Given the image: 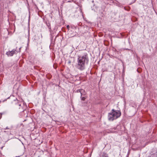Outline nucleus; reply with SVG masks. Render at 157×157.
Wrapping results in <instances>:
<instances>
[{
    "mask_svg": "<svg viewBox=\"0 0 157 157\" xmlns=\"http://www.w3.org/2000/svg\"><path fill=\"white\" fill-rule=\"evenodd\" d=\"M89 59L87 54L84 52L78 56L76 67L78 70L82 71L85 68V65L88 64Z\"/></svg>",
    "mask_w": 157,
    "mask_h": 157,
    "instance_id": "nucleus-1",
    "label": "nucleus"
},
{
    "mask_svg": "<svg viewBox=\"0 0 157 157\" xmlns=\"http://www.w3.org/2000/svg\"><path fill=\"white\" fill-rule=\"evenodd\" d=\"M11 105L20 112H23L26 108L25 103L23 101H20L13 96L11 97Z\"/></svg>",
    "mask_w": 157,
    "mask_h": 157,
    "instance_id": "nucleus-2",
    "label": "nucleus"
},
{
    "mask_svg": "<svg viewBox=\"0 0 157 157\" xmlns=\"http://www.w3.org/2000/svg\"><path fill=\"white\" fill-rule=\"evenodd\" d=\"M121 115V112L120 111L115 110L113 109L111 112L109 113L108 114V119L110 121H113L114 120L118 118Z\"/></svg>",
    "mask_w": 157,
    "mask_h": 157,
    "instance_id": "nucleus-3",
    "label": "nucleus"
},
{
    "mask_svg": "<svg viewBox=\"0 0 157 157\" xmlns=\"http://www.w3.org/2000/svg\"><path fill=\"white\" fill-rule=\"evenodd\" d=\"M75 93H80V98L82 101H84L86 99V92L85 90L83 89H78L75 91Z\"/></svg>",
    "mask_w": 157,
    "mask_h": 157,
    "instance_id": "nucleus-4",
    "label": "nucleus"
},
{
    "mask_svg": "<svg viewBox=\"0 0 157 157\" xmlns=\"http://www.w3.org/2000/svg\"><path fill=\"white\" fill-rule=\"evenodd\" d=\"M21 48H19V51H17V47L16 48L13 49L11 51H9L6 52V54L7 56L8 57H12L13 56L14 54L17 55L18 52H21L20 49Z\"/></svg>",
    "mask_w": 157,
    "mask_h": 157,
    "instance_id": "nucleus-5",
    "label": "nucleus"
},
{
    "mask_svg": "<svg viewBox=\"0 0 157 157\" xmlns=\"http://www.w3.org/2000/svg\"><path fill=\"white\" fill-rule=\"evenodd\" d=\"M101 157H109L108 155L105 152H102L101 153Z\"/></svg>",
    "mask_w": 157,
    "mask_h": 157,
    "instance_id": "nucleus-6",
    "label": "nucleus"
},
{
    "mask_svg": "<svg viewBox=\"0 0 157 157\" xmlns=\"http://www.w3.org/2000/svg\"><path fill=\"white\" fill-rule=\"evenodd\" d=\"M47 26H48L49 29V31H51V26H50V24L49 23H47Z\"/></svg>",
    "mask_w": 157,
    "mask_h": 157,
    "instance_id": "nucleus-7",
    "label": "nucleus"
},
{
    "mask_svg": "<svg viewBox=\"0 0 157 157\" xmlns=\"http://www.w3.org/2000/svg\"><path fill=\"white\" fill-rule=\"evenodd\" d=\"M152 155H151L153 157H157V154H155V153H151Z\"/></svg>",
    "mask_w": 157,
    "mask_h": 157,
    "instance_id": "nucleus-8",
    "label": "nucleus"
},
{
    "mask_svg": "<svg viewBox=\"0 0 157 157\" xmlns=\"http://www.w3.org/2000/svg\"><path fill=\"white\" fill-rule=\"evenodd\" d=\"M10 128H9L8 127H6V128H5L4 129L5 130H6V129H10Z\"/></svg>",
    "mask_w": 157,
    "mask_h": 157,
    "instance_id": "nucleus-9",
    "label": "nucleus"
},
{
    "mask_svg": "<svg viewBox=\"0 0 157 157\" xmlns=\"http://www.w3.org/2000/svg\"><path fill=\"white\" fill-rule=\"evenodd\" d=\"M67 29H69V25H67Z\"/></svg>",
    "mask_w": 157,
    "mask_h": 157,
    "instance_id": "nucleus-10",
    "label": "nucleus"
},
{
    "mask_svg": "<svg viewBox=\"0 0 157 157\" xmlns=\"http://www.w3.org/2000/svg\"><path fill=\"white\" fill-rule=\"evenodd\" d=\"M155 154H157V150H156V151H155V152L154 153Z\"/></svg>",
    "mask_w": 157,
    "mask_h": 157,
    "instance_id": "nucleus-11",
    "label": "nucleus"
},
{
    "mask_svg": "<svg viewBox=\"0 0 157 157\" xmlns=\"http://www.w3.org/2000/svg\"><path fill=\"white\" fill-rule=\"evenodd\" d=\"M1 118H2V115H0V119H1Z\"/></svg>",
    "mask_w": 157,
    "mask_h": 157,
    "instance_id": "nucleus-12",
    "label": "nucleus"
},
{
    "mask_svg": "<svg viewBox=\"0 0 157 157\" xmlns=\"http://www.w3.org/2000/svg\"><path fill=\"white\" fill-rule=\"evenodd\" d=\"M68 63H71V62L70 61H69L68 62Z\"/></svg>",
    "mask_w": 157,
    "mask_h": 157,
    "instance_id": "nucleus-13",
    "label": "nucleus"
}]
</instances>
